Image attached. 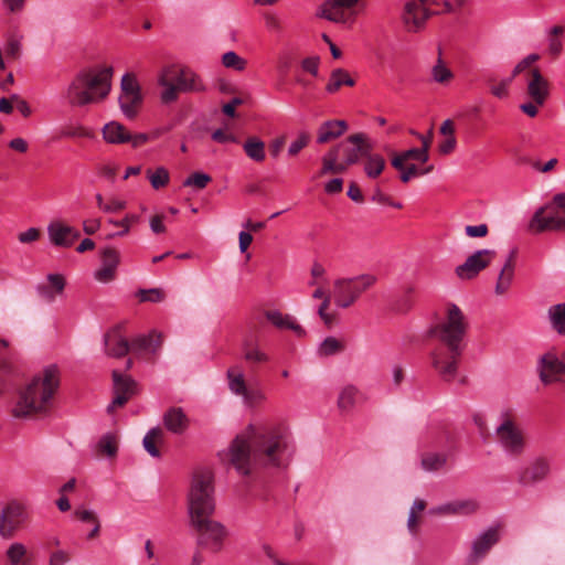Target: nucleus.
I'll list each match as a JSON object with an SVG mask.
<instances>
[{"label":"nucleus","instance_id":"nucleus-35","mask_svg":"<svg viewBox=\"0 0 565 565\" xmlns=\"http://www.w3.org/2000/svg\"><path fill=\"white\" fill-rule=\"evenodd\" d=\"M161 345V335L154 332L149 335H140L132 340L131 351L138 354L156 353Z\"/></svg>","mask_w":565,"mask_h":565},{"label":"nucleus","instance_id":"nucleus-40","mask_svg":"<svg viewBox=\"0 0 565 565\" xmlns=\"http://www.w3.org/2000/svg\"><path fill=\"white\" fill-rule=\"evenodd\" d=\"M246 156L256 162H263L266 158L265 142L258 137H249L243 143Z\"/></svg>","mask_w":565,"mask_h":565},{"label":"nucleus","instance_id":"nucleus-26","mask_svg":"<svg viewBox=\"0 0 565 565\" xmlns=\"http://www.w3.org/2000/svg\"><path fill=\"white\" fill-rule=\"evenodd\" d=\"M348 130V124L342 119L327 120L318 128L317 142L320 145L330 142L341 137Z\"/></svg>","mask_w":565,"mask_h":565},{"label":"nucleus","instance_id":"nucleus-41","mask_svg":"<svg viewBox=\"0 0 565 565\" xmlns=\"http://www.w3.org/2000/svg\"><path fill=\"white\" fill-rule=\"evenodd\" d=\"M139 220H140L139 215L135 214V213H128L121 220H113V218L108 220V223L110 225L120 227V230L118 232L108 234L107 238L111 239L115 237L126 236L130 232L131 226L137 224L139 222Z\"/></svg>","mask_w":565,"mask_h":565},{"label":"nucleus","instance_id":"nucleus-27","mask_svg":"<svg viewBox=\"0 0 565 565\" xmlns=\"http://www.w3.org/2000/svg\"><path fill=\"white\" fill-rule=\"evenodd\" d=\"M266 319L280 330H292L296 335L303 337L306 331L297 323L296 319L290 315H285L279 310H268L265 312Z\"/></svg>","mask_w":565,"mask_h":565},{"label":"nucleus","instance_id":"nucleus-13","mask_svg":"<svg viewBox=\"0 0 565 565\" xmlns=\"http://www.w3.org/2000/svg\"><path fill=\"white\" fill-rule=\"evenodd\" d=\"M494 256L493 249H479L456 268V274L460 279H472L492 262Z\"/></svg>","mask_w":565,"mask_h":565},{"label":"nucleus","instance_id":"nucleus-62","mask_svg":"<svg viewBox=\"0 0 565 565\" xmlns=\"http://www.w3.org/2000/svg\"><path fill=\"white\" fill-rule=\"evenodd\" d=\"M151 139L152 137L146 132L131 134L129 131L128 143H130L132 148H139Z\"/></svg>","mask_w":565,"mask_h":565},{"label":"nucleus","instance_id":"nucleus-29","mask_svg":"<svg viewBox=\"0 0 565 565\" xmlns=\"http://www.w3.org/2000/svg\"><path fill=\"white\" fill-rule=\"evenodd\" d=\"M103 139L109 145L128 143L129 130L118 121H109L102 129Z\"/></svg>","mask_w":565,"mask_h":565},{"label":"nucleus","instance_id":"nucleus-39","mask_svg":"<svg viewBox=\"0 0 565 565\" xmlns=\"http://www.w3.org/2000/svg\"><path fill=\"white\" fill-rule=\"evenodd\" d=\"M175 85L179 87L181 92L203 89V85L201 84L198 75L190 70L178 68Z\"/></svg>","mask_w":565,"mask_h":565},{"label":"nucleus","instance_id":"nucleus-55","mask_svg":"<svg viewBox=\"0 0 565 565\" xmlns=\"http://www.w3.org/2000/svg\"><path fill=\"white\" fill-rule=\"evenodd\" d=\"M311 280L308 282L309 286L319 284H327L326 268L319 263H315L311 267Z\"/></svg>","mask_w":565,"mask_h":565},{"label":"nucleus","instance_id":"nucleus-31","mask_svg":"<svg viewBox=\"0 0 565 565\" xmlns=\"http://www.w3.org/2000/svg\"><path fill=\"white\" fill-rule=\"evenodd\" d=\"M166 428L173 434H182L189 426V420L182 408L172 407L163 416Z\"/></svg>","mask_w":565,"mask_h":565},{"label":"nucleus","instance_id":"nucleus-2","mask_svg":"<svg viewBox=\"0 0 565 565\" xmlns=\"http://www.w3.org/2000/svg\"><path fill=\"white\" fill-rule=\"evenodd\" d=\"M468 323L456 305L447 307L445 320L436 328V335L444 343L433 352V365L444 381L450 382L457 373V362L461 354L460 342Z\"/></svg>","mask_w":565,"mask_h":565},{"label":"nucleus","instance_id":"nucleus-45","mask_svg":"<svg viewBox=\"0 0 565 565\" xmlns=\"http://www.w3.org/2000/svg\"><path fill=\"white\" fill-rule=\"evenodd\" d=\"M147 178L154 190L162 189L170 181V173L164 167H158L154 170H147Z\"/></svg>","mask_w":565,"mask_h":565},{"label":"nucleus","instance_id":"nucleus-57","mask_svg":"<svg viewBox=\"0 0 565 565\" xmlns=\"http://www.w3.org/2000/svg\"><path fill=\"white\" fill-rule=\"evenodd\" d=\"M140 301L160 302L164 299V294L161 289L152 288L139 291Z\"/></svg>","mask_w":565,"mask_h":565},{"label":"nucleus","instance_id":"nucleus-18","mask_svg":"<svg viewBox=\"0 0 565 565\" xmlns=\"http://www.w3.org/2000/svg\"><path fill=\"white\" fill-rule=\"evenodd\" d=\"M200 533L201 543L209 546L213 551H217L225 536V530L222 524L203 518L202 523H191Z\"/></svg>","mask_w":565,"mask_h":565},{"label":"nucleus","instance_id":"nucleus-36","mask_svg":"<svg viewBox=\"0 0 565 565\" xmlns=\"http://www.w3.org/2000/svg\"><path fill=\"white\" fill-rule=\"evenodd\" d=\"M363 158L365 159L363 170L366 177L370 179L379 178L386 167L385 158L380 153L372 152V150L364 152Z\"/></svg>","mask_w":565,"mask_h":565},{"label":"nucleus","instance_id":"nucleus-28","mask_svg":"<svg viewBox=\"0 0 565 565\" xmlns=\"http://www.w3.org/2000/svg\"><path fill=\"white\" fill-rule=\"evenodd\" d=\"M514 255L515 252L511 250L509 254L503 267L500 270L498 276L494 292L498 296L505 295L508 290L511 288L513 279H514Z\"/></svg>","mask_w":565,"mask_h":565},{"label":"nucleus","instance_id":"nucleus-33","mask_svg":"<svg viewBox=\"0 0 565 565\" xmlns=\"http://www.w3.org/2000/svg\"><path fill=\"white\" fill-rule=\"evenodd\" d=\"M477 510L475 501H456L445 503L430 509L431 514L454 515V514H469Z\"/></svg>","mask_w":565,"mask_h":565},{"label":"nucleus","instance_id":"nucleus-42","mask_svg":"<svg viewBox=\"0 0 565 565\" xmlns=\"http://www.w3.org/2000/svg\"><path fill=\"white\" fill-rule=\"evenodd\" d=\"M565 28L562 25H554L547 30V53L552 56H558L563 51V42L561 35L564 33Z\"/></svg>","mask_w":565,"mask_h":565},{"label":"nucleus","instance_id":"nucleus-46","mask_svg":"<svg viewBox=\"0 0 565 565\" xmlns=\"http://www.w3.org/2000/svg\"><path fill=\"white\" fill-rule=\"evenodd\" d=\"M344 349V343L334 337L326 338L319 345L318 352L320 355L329 356L341 352Z\"/></svg>","mask_w":565,"mask_h":565},{"label":"nucleus","instance_id":"nucleus-56","mask_svg":"<svg viewBox=\"0 0 565 565\" xmlns=\"http://www.w3.org/2000/svg\"><path fill=\"white\" fill-rule=\"evenodd\" d=\"M320 57L317 55L306 57L301 61V68L317 77L319 75Z\"/></svg>","mask_w":565,"mask_h":565},{"label":"nucleus","instance_id":"nucleus-59","mask_svg":"<svg viewBox=\"0 0 565 565\" xmlns=\"http://www.w3.org/2000/svg\"><path fill=\"white\" fill-rule=\"evenodd\" d=\"M540 60V55L536 53L529 54L525 56L522 61H520L512 72V77L514 78L518 74L523 72L525 68L531 66L533 63L537 62Z\"/></svg>","mask_w":565,"mask_h":565},{"label":"nucleus","instance_id":"nucleus-7","mask_svg":"<svg viewBox=\"0 0 565 565\" xmlns=\"http://www.w3.org/2000/svg\"><path fill=\"white\" fill-rule=\"evenodd\" d=\"M376 276L362 274L352 278H340L333 284V298L339 308H348L353 305L360 296L373 287Z\"/></svg>","mask_w":565,"mask_h":565},{"label":"nucleus","instance_id":"nucleus-64","mask_svg":"<svg viewBox=\"0 0 565 565\" xmlns=\"http://www.w3.org/2000/svg\"><path fill=\"white\" fill-rule=\"evenodd\" d=\"M465 232L469 237H484L488 234V226L486 224L468 225Z\"/></svg>","mask_w":565,"mask_h":565},{"label":"nucleus","instance_id":"nucleus-47","mask_svg":"<svg viewBox=\"0 0 565 565\" xmlns=\"http://www.w3.org/2000/svg\"><path fill=\"white\" fill-rule=\"evenodd\" d=\"M446 460L447 458L443 454H426L422 458V467L426 471H436L445 466Z\"/></svg>","mask_w":565,"mask_h":565},{"label":"nucleus","instance_id":"nucleus-5","mask_svg":"<svg viewBox=\"0 0 565 565\" xmlns=\"http://www.w3.org/2000/svg\"><path fill=\"white\" fill-rule=\"evenodd\" d=\"M215 510L213 475L202 470L193 476L188 494V511L191 523H202L203 518H211Z\"/></svg>","mask_w":565,"mask_h":565},{"label":"nucleus","instance_id":"nucleus-53","mask_svg":"<svg viewBox=\"0 0 565 565\" xmlns=\"http://www.w3.org/2000/svg\"><path fill=\"white\" fill-rule=\"evenodd\" d=\"M310 141V136L306 131H300L297 135V138L289 145L288 147V156L295 157L297 156L303 148L308 146Z\"/></svg>","mask_w":565,"mask_h":565},{"label":"nucleus","instance_id":"nucleus-32","mask_svg":"<svg viewBox=\"0 0 565 565\" xmlns=\"http://www.w3.org/2000/svg\"><path fill=\"white\" fill-rule=\"evenodd\" d=\"M354 85L355 79L351 76L349 71L338 67L331 71L326 85V92L332 95L338 93L343 86L352 87Z\"/></svg>","mask_w":565,"mask_h":565},{"label":"nucleus","instance_id":"nucleus-52","mask_svg":"<svg viewBox=\"0 0 565 565\" xmlns=\"http://www.w3.org/2000/svg\"><path fill=\"white\" fill-rule=\"evenodd\" d=\"M426 503L422 499H416L409 510L407 519V527L411 533L416 534L417 532V514L424 511Z\"/></svg>","mask_w":565,"mask_h":565},{"label":"nucleus","instance_id":"nucleus-10","mask_svg":"<svg viewBox=\"0 0 565 565\" xmlns=\"http://www.w3.org/2000/svg\"><path fill=\"white\" fill-rule=\"evenodd\" d=\"M499 445L510 456H521L526 447V441L521 428L508 416H503L495 428Z\"/></svg>","mask_w":565,"mask_h":565},{"label":"nucleus","instance_id":"nucleus-8","mask_svg":"<svg viewBox=\"0 0 565 565\" xmlns=\"http://www.w3.org/2000/svg\"><path fill=\"white\" fill-rule=\"evenodd\" d=\"M409 160L426 163L429 160V153H426L425 149L412 148L393 154L391 164L399 171V179L403 183L409 182L413 178L428 174L434 169L433 166L420 169L415 163H407Z\"/></svg>","mask_w":565,"mask_h":565},{"label":"nucleus","instance_id":"nucleus-43","mask_svg":"<svg viewBox=\"0 0 565 565\" xmlns=\"http://www.w3.org/2000/svg\"><path fill=\"white\" fill-rule=\"evenodd\" d=\"M547 316L553 329L558 334H565V302L551 306Z\"/></svg>","mask_w":565,"mask_h":565},{"label":"nucleus","instance_id":"nucleus-25","mask_svg":"<svg viewBox=\"0 0 565 565\" xmlns=\"http://www.w3.org/2000/svg\"><path fill=\"white\" fill-rule=\"evenodd\" d=\"M104 345L106 354L111 358H121L131 350L128 341L119 333L117 328L105 334Z\"/></svg>","mask_w":565,"mask_h":565},{"label":"nucleus","instance_id":"nucleus-30","mask_svg":"<svg viewBox=\"0 0 565 565\" xmlns=\"http://www.w3.org/2000/svg\"><path fill=\"white\" fill-rule=\"evenodd\" d=\"M429 75L430 81L440 86H449L455 78L454 72L441 57L440 51L437 60L435 61L430 68Z\"/></svg>","mask_w":565,"mask_h":565},{"label":"nucleus","instance_id":"nucleus-63","mask_svg":"<svg viewBox=\"0 0 565 565\" xmlns=\"http://www.w3.org/2000/svg\"><path fill=\"white\" fill-rule=\"evenodd\" d=\"M40 237V231L36 227H30L18 235V239L22 244L33 243Z\"/></svg>","mask_w":565,"mask_h":565},{"label":"nucleus","instance_id":"nucleus-17","mask_svg":"<svg viewBox=\"0 0 565 565\" xmlns=\"http://www.w3.org/2000/svg\"><path fill=\"white\" fill-rule=\"evenodd\" d=\"M340 145H343L340 150H343V163L347 169L358 163L360 158L364 157V152L372 150V145L367 142V136L363 132L349 136L345 141Z\"/></svg>","mask_w":565,"mask_h":565},{"label":"nucleus","instance_id":"nucleus-22","mask_svg":"<svg viewBox=\"0 0 565 565\" xmlns=\"http://www.w3.org/2000/svg\"><path fill=\"white\" fill-rule=\"evenodd\" d=\"M50 242L57 247H71L79 237V232L61 221H53L47 225Z\"/></svg>","mask_w":565,"mask_h":565},{"label":"nucleus","instance_id":"nucleus-16","mask_svg":"<svg viewBox=\"0 0 565 565\" xmlns=\"http://www.w3.org/2000/svg\"><path fill=\"white\" fill-rule=\"evenodd\" d=\"M25 519V507L19 502H10L1 513L0 535L4 539L11 537Z\"/></svg>","mask_w":565,"mask_h":565},{"label":"nucleus","instance_id":"nucleus-44","mask_svg":"<svg viewBox=\"0 0 565 565\" xmlns=\"http://www.w3.org/2000/svg\"><path fill=\"white\" fill-rule=\"evenodd\" d=\"M162 439V430L160 428H151L143 437L142 445L146 451L154 458L160 457L157 443Z\"/></svg>","mask_w":565,"mask_h":565},{"label":"nucleus","instance_id":"nucleus-37","mask_svg":"<svg viewBox=\"0 0 565 565\" xmlns=\"http://www.w3.org/2000/svg\"><path fill=\"white\" fill-rule=\"evenodd\" d=\"M50 286H39V294L46 301H53L56 295H61L65 288V279L60 274H49Z\"/></svg>","mask_w":565,"mask_h":565},{"label":"nucleus","instance_id":"nucleus-19","mask_svg":"<svg viewBox=\"0 0 565 565\" xmlns=\"http://www.w3.org/2000/svg\"><path fill=\"white\" fill-rule=\"evenodd\" d=\"M120 264V253L114 247H106L100 252V266L94 271V278L103 284L113 281Z\"/></svg>","mask_w":565,"mask_h":565},{"label":"nucleus","instance_id":"nucleus-38","mask_svg":"<svg viewBox=\"0 0 565 565\" xmlns=\"http://www.w3.org/2000/svg\"><path fill=\"white\" fill-rule=\"evenodd\" d=\"M343 145H338L330 149L322 158V168L320 174L328 173H342L347 170L345 164L342 162H338L339 151Z\"/></svg>","mask_w":565,"mask_h":565},{"label":"nucleus","instance_id":"nucleus-51","mask_svg":"<svg viewBox=\"0 0 565 565\" xmlns=\"http://www.w3.org/2000/svg\"><path fill=\"white\" fill-rule=\"evenodd\" d=\"M222 64L226 68H232L235 71H244L246 67V61L234 51H228L223 54Z\"/></svg>","mask_w":565,"mask_h":565},{"label":"nucleus","instance_id":"nucleus-14","mask_svg":"<svg viewBox=\"0 0 565 565\" xmlns=\"http://www.w3.org/2000/svg\"><path fill=\"white\" fill-rule=\"evenodd\" d=\"M359 0H327L318 11V15L331 22L347 24L353 20L349 12Z\"/></svg>","mask_w":565,"mask_h":565},{"label":"nucleus","instance_id":"nucleus-54","mask_svg":"<svg viewBox=\"0 0 565 565\" xmlns=\"http://www.w3.org/2000/svg\"><path fill=\"white\" fill-rule=\"evenodd\" d=\"M177 72L178 67L173 65L163 67L158 76V84L160 86L166 84H175Z\"/></svg>","mask_w":565,"mask_h":565},{"label":"nucleus","instance_id":"nucleus-20","mask_svg":"<svg viewBox=\"0 0 565 565\" xmlns=\"http://www.w3.org/2000/svg\"><path fill=\"white\" fill-rule=\"evenodd\" d=\"M114 380V398L108 405L107 411L113 412L115 407H120L136 393V382L129 377L119 374L117 371L113 372Z\"/></svg>","mask_w":565,"mask_h":565},{"label":"nucleus","instance_id":"nucleus-12","mask_svg":"<svg viewBox=\"0 0 565 565\" xmlns=\"http://www.w3.org/2000/svg\"><path fill=\"white\" fill-rule=\"evenodd\" d=\"M438 0H408L403 11V21L411 32H418L424 26L428 18L435 14L431 6Z\"/></svg>","mask_w":565,"mask_h":565},{"label":"nucleus","instance_id":"nucleus-21","mask_svg":"<svg viewBox=\"0 0 565 565\" xmlns=\"http://www.w3.org/2000/svg\"><path fill=\"white\" fill-rule=\"evenodd\" d=\"M551 472V459L536 457L531 463L519 472L518 480L523 486H530L544 480Z\"/></svg>","mask_w":565,"mask_h":565},{"label":"nucleus","instance_id":"nucleus-15","mask_svg":"<svg viewBox=\"0 0 565 565\" xmlns=\"http://www.w3.org/2000/svg\"><path fill=\"white\" fill-rule=\"evenodd\" d=\"M500 539V527L498 525L490 526L481 532L472 542L471 552L468 555L469 565H475L482 559L487 553L494 546Z\"/></svg>","mask_w":565,"mask_h":565},{"label":"nucleus","instance_id":"nucleus-23","mask_svg":"<svg viewBox=\"0 0 565 565\" xmlns=\"http://www.w3.org/2000/svg\"><path fill=\"white\" fill-rule=\"evenodd\" d=\"M539 370L541 381L550 384L565 374V363L555 353L548 352L541 358Z\"/></svg>","mask_w":565,"mask_h":565},{"label":"nucleus","instance_id":"nucleus-50","mask_svg":"<svg viewBox=\"0 0 565 565\" xmlns=\"http://www.w3.org/2000/svg\"><path fill=\"white\" fill-rule=\"evenodd\" d=\"M98 449L108 457H114L118 450V441L115 435L106 434L98 441Z\"/></svg>","mask_w":565,"mask_h":565},{"label":"nucleus","instance_id":"nucleus-49","mask_svg":"<svg viewBox=\"0 0 565 565\" xmlns=\"http://www.w3.org/2000/svg\"><path fill=\"white\" fill-rule=\"evenodd\" d=\"M211 180V175L205 172H194L183 181V186L202 190L207 186Z\"/></svg>","mask_w":565,"mask_h":565},{"label":"nucleus","instance_id":"nucleus-60","mask_svg":"<svg viewBox=\"0 0 565 565\" xmlns=\"http://www.w3.org/2000/svg\"><path fill=\"white\" fill-rule=\"evenodd\" d=\"M150 230L153 234H163L167 231V227L164 225V215L163 214H156L150 217L149 220Z\"/></svg>","mask_w":565,"mask_h":565},{"label":"nucleus","instance_id":"nucleus-1","mask_svg":"<svg viewBox=\"0 0 565 565\" xmlns=\"http://www.w3.org/2000/svg\"><path fill=\"white\" fill-rule=\"evenodd\" d=\"M289 447V437L279 428L249 425L232 441L227 456L242 475H248L253 466H279Z\"/></svg>","mask_w":565,"mask_h":565},{"label":"nucleus","instance_id":"nucleus-61","mask_svg":"<svg viewBox=\"0 0 565 565\" xmlns=\"http://www.w3.org/2000/svg\"><path fill=\"white\" fill-rule=\"evenodd\" d=\"M244 356L247 361L257 363L266 362L268 360L267 354L260 351L258 348H250L245 350Z\"/></svg>","mask_w":565,"mask_h":565},{"label":"nucleus","instance_id":"nucleus-6","mask_svg":"<svg viewBox=\"0 0 565 565\" xmlns=\"http://www.w3.org/2000/svg\"><path fill=\"white\" fill-rule=\"evenodd\" d=\"M530 228L537 233L565 231V192L555 194L547 204L534 213Z\"/></svg>","mask_w":565,"mask_h":565},{"label":"nucleus","instance_id":"nucleus-11","mask_svg":"<svg viewBox=\"0 0 565 565\" xmlns=\"http://www.w3.org/2000/svg\"><path fill=\"white\" fill-rule=\"evenodd\" d=\"M142 94L137 78L131 74H125L120 82L118 103L122 115L127 119H134L142 105Z\"/></svg>","mask_w":565,"mask_h":565},{"label":"nucleus","instance_id":"nucleus-24","mask_svg":"<svg viewBox=\"0 0 565 565\" xmlns=\"http://www.w3.org/2000/svg\"><path fill=\"white\" fill-rule=\"evenodd\" d=\"M526 89L529 96L536 105H544L550 95V84L539 68H533L530 72Z\"/></svg>","mask_w":565,"mask_h":565},{"label":"nucleus","instance_id":"nucleus-4","mask_svg":"<svg viewBox=\"0 0 565 565\" xmlns=\"http://www.w3.org/2000/svg\"><path fill=\"white\" fill-rule=\"evenodd\" d=\"M111 66H102L78 73L66 89L72 106H86L104 100L111 88Z\"/></svg>","mask_w":565,"mask_h":565},{"label":"nucleus","instance_id":"nucleus-48","mask_svg":"<svg viewBox=\"0 0 565 565\" xmlns=\"http://www.w3.org/2000/svg\"><path fill=\"white\" fill-rule=\"evenodd\" d=\"M358 398V390L352 385H347L339 394L338 405L341 409L348 411L353 407Z\"/></svg>","mask_w":565,"mask_h":565},{"label":"nucleus","instance_id":"nucleus-9","mask_svg":"<svg viewBox=\"0 0 565 565\" xmlns=\"http://www.w3.org/2000/svg\"><path fill=\"white\" fill-rule=\"evenodd\" d=\"M230 391L241 396L243 403L248 407H255L266 401V395L257 385H248L244 372L239 366H232L227 370Z\"/></svg>","mask_w":565,"mask_h":565},{"label":"nucleus","instance_id":"nucleus-58","mask_svg":"<svg viewBox=\"0 0 565 565\" xmlns=\"http://www.w3.org/2000/svg\"><path fill=\"white\" fill-rule=\"evenodd\" d=\"M163 88L161 92V100L164 104L174 102L178 98V93L181 92L175 84L161 85Z\"/></svg>","mask_w":565,"mask_h":565},{"label":"nucleus","instance_id":"nucleus-34","mask_svg":"<svg viewBox=\"0 0 565 565\" xmlns=\"http://www.w3.org/2000/svg\"><path fill=\"white\" fill-rule=\"evenodd\" d=\"M7 565H32L28 547L21 542H12L4 552Z\"/></svg>","mask_w":565,"mask_h":565},{"label":"nucleus","instance_id":"nucleus-3","mask_svg":"<svg viewBox=\"0 0 565 565\" xmlns=\"http://www.w3.org/2000/svg\"><path fill=\"white\" fill-rule=\"evenodd\" d=\"M58 370L49 365L33 376L31 382L20 393V397L12 414L14 417H26L45 412L58 387Z\"/></svg>","mask_w":565,"mask_h":565}]
</instances>
